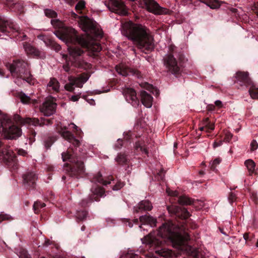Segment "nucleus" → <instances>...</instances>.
Segmentation results:
<instances>
[{
    "instance_id": "nucleus-50",
    "label": "nucleus",
    "mask_w": 258,
    "mask_h": 258,
    "mask_svg": "<svg viewBox=\"0 0 258 258\" xmlns=\"http://www.w3.org/2000/svg\"><path fill=\"white\" fill-rule=\"evenodd\" d=\"M237 197L235 194L233 192H230L228 197V200L230 204L232 205L233 203L236 201Z\"/></svg>"
},
{
    "instance_id": "nucleus-45",
    "label": "nucleus",
    "mask_w": 258,
    "mask_h": 258,
    "mask_svg": "<svg viewBox=\"0 0 258 258\" xmlns=\"http://www.w3.org/2000/svg\"><path fill=\"white\" fill-rule=\"evenodd\" d=\"M221 162V159L220 158H217L215 159L212 163H210V169L212 171H215L216 170V167Z\"/></svg>"
},
{
    "instance_id": "nucleus-47",
    "label": "nucleus",
    "mask_w": 258,
    "mask_h": 258,
    "mask_svg": "<svg viewBox=\"0 0 258 258\" xmlns=\"http://www.w3.org/2000/svg\"><path fill=\"white\" fill-rule=\"evenodd\" d=\"M229 13L231 15L232 17L235 18L237 20L240 18V14L237 9L233 8H231L229 10Z\"/></svg>"
},
{
    "instance_id": "nucleus-40",
    "label": "nucleus",
    "mask_w": 258,
    "mask_h": 258,
    "mask_svg": "<svg viewBox=\"0 0 258 258\" xmlns=\"http://www.w3.org/2000/svg\"><path fill=\"white\" fill-rule=\"evenodd\" d=\"M87 211H75V216L78 220H83L87 216Z\"/></svg>"
},
{
    "instance_id": "nucleus-19",
    "label": "nucleus",
    "mask_w": 258,
    "mask_h": 258,
    "mask_svg": "<svg viewBox=\"0 0 258 258\" xmlns=\"http://www.w3.org/2000/svg\"><path fill=\"white\" fill-rule=\"evenodd\" d=\"M123 94L126 101L132 104L133 106L136 107L139 105V100L137 97V93L134 89L130 88H125L123 91Z\"/></svg>"
},
{
    "instance_id": "nucleus-60",
    "label": "nucleus",
    "mask_w": 258,
    "mask_h": 258,
    "mask_svg": "<svg viewBox=\"0 0 258 258\" xmlns=\"http://www.w3.org/2000/svg\"><path fill=\"white\" fill-rule=\"evenodd\" d=\"M215 108V106L213 104H209L207 106V109L209 111H213Z\"/></svg>"
},
{
    "instance_id": "nucleus-1",
    "label": "nucleus",
    "mask_w": 258,
    "mask_h": 258,
    "mask_svg": "<svg viewBox=\"0 0 258 258\" xmlns=\"http://www.w3.org/2000/svg\"><path fill=\"white\" fill-rule=\"evenodd\" d=\"M68 127L61 126L57 124L56 130L61 136L72 143V146L70 147L66 152L61 154L63 161H69L71 164L66 163L65 170L70 177L74 178L82 177L85 174V169L82 159L84 157L83 154L80 152V142L76 139L74 135L67 131Z\"/></svg>"
},
{
    "instance_id": "nucleus-41",
    "label": "nucleus",
    "mask_w": 258,
    "mask_h": 258,
    "mask_svg": "<svg viewBox=\"0 0 258 258\" xmlns=\"http://www.w3.org/2000/svg\"><path fill=\"white\" fill-rule=\"evenodd\" d=\"M193 206L197 208L196 210H202L204 208V210H207L208 208L205 207V204L202 201L195 200L193 203Z\"/></svg>"
},
{
    "instance_id": "nucleus-37",
    "label": "nucleus",
    "mask_w": 258,
    "mask_h": 258,
    "mask_svg": "<svg viewBox=\"0 0 258 258\" xmlns=\"http://www.w3.org/2000/svg\"><path fill=\"white\" fill-rule=\"evenodd\" d=\"M245 165L246 166L249 172V175H251L254 172L255 164L253 161L251 159H248L244 162Z\"/></svg>"
},
{
    "instance_id": "nucleus-6",
    "label": "nucleus",
    "mask_w": 258,
    "mask_h": 258,
    "mask_svg": "<svg viewBox=\"0 0 258 258\" xmlns=\"http://www.w3.org/2000/svg\"><path fill=\"white\" fill-rule=\"evenodd\" d=\"M0 31L10 36L11 38H15L17 40H24L27 37L16 23L11 20H6L1 17Z\"/></svg>"
},
{
    "instance_id": "nucleus-56",
    "label": "nucleus",
    "mask_w": 258,
    "mask_h": 258,
    "mask_svg": "<svg viewBox=\"0 0 258 258\" xmlns=\"http://www.w3.org/2000/svg\"><path fill=\"white\" fill-rule=\"evenodd\" d=\"M167 192L168 195L173 197H178V192L176 191L170 190L169 189H167Z\"/></svg>"
},
{
    "instance_id": "nucleus-46",
    "label": "nucleus",
    "mask_w": 258,
    "mask_h": 258,
    "mask_svg": "<svg viewBox=\"0 0 258 258\" xmlns=\"http://www.w3.org/2000/svg\"><path fill=\"white\" fill-rule=\"evenodd\" d=\"M165 171L161 169L156 175L155 178L158 181H164L165 180Z\"/></svg>"
},
{
    "instance_id": "nucleus-42",
    "label": "nucleus",
    "mask_w": 258,
    "mask_h": 258,
    "mask_svg": "<svg viewBox=\"0 0 258 258\" xmlns=\"http://www.w3.org/2000/svg\"><path fill=\"white\" fill-rule=\"evenodd\" d=\"M249 93L253 99H258V88L252 86L249 89Z\"/></svg>"
},
{
    "instance_id": "nucleus-4",
    "label": "nucleus",
    "mask_w": 258,
    "mask_h": 258,
    "mask_svg": "<svg viewBox=\"0 0 258 258\" xmlns=\"http://www.w3.org/2000/svg\"><path fill=\"white\" fill-rule=\"evenodd\" d=\"M7 67L14 77L21 79L29 84H34V79L30 73L27 62L22 59H15L12 63H8Z\"/></svg>"
},
{
    "instance_id": "nucleus-54",
    "label": "nucleus",
    "mask_w": 258,
    "mask_h": 258,
    "mask_svg": "<svg viewBox=\"0 0 258 258\" xmlns=\"http://www.w3.org/2000/svg\"><path fill=\"white\" fill-rule=\"evenodd\" d=\"M232 134L230 133H227L225 134V137L224 138V141L226 142H229L232 138Z\"/></svg>"
},
{
    "instance_id": "nucleus-16",
    "label": "nucleus",
    "mask_w": 258,
    "mask_h": 258,
    "mask_svg": "<svg viewBox=\"0 0 258 258\" xmlns=\"http://www.w3.org/2000/svg\"><path fill=\"white\" fill-rule=\"evenodd\" d=\"M115 70L118 74L122 76L133 75L138 78H140L142 77L140 72L138 70L129 68L122 63L116 66Z\"/></svg>"
},
{
    "instance_id": "nucleus-9",
    "label": "nucleus",
    "mask_w": 258,
    "mask_h": 258,
    "mask_svg": "<svg viewBox=\"0 0 258 258\" xmlns=\"http://www.w3.org/2000/svg\"><path fill=\"white\" fill-rule=\"evenodd\" d=\"M1 124L2 131L7 139H16L21 136V129L14 124L9 115H4L2 116Z\"/></svg>"
},
{
    "instance_id": "nucleus-57",
    "label": "nucleus",
    "mask_w": 258,
    "mask_h": 258,
    "mask_svg": "<svg viewBox=\"0 0 258 258\" xmlns=\"http://www.w3.org/2000/svg\"><path fill=\"white\" fill-rule=\"evenodd\" d=\"M17 153L20 155H22L23 156H25L27 155V152L22 149H19L17 150Z\"/></svg>"
},
{
    "instance_id": "nucleus-14",
    "label": "nucleus",
    "mask_w": 258,
    "mask_h": 258,
    "mask_svg": "<svg viewBox=\"0 0 258 258\" xmlns=\"http://www.w3.org/2000/svg\"><path fill=\"white\" fill-rule=\"evenodd\" d=\"M78 37L83 39L85 43H83L82 42H72V45L73 46H77L80 48L82 50H83L82 48H84L87 49L89 51H90V55L92 56H95L96 53H97L101 50V45L97 43H93L91 44L89 43L86 39L84 38L80 37L78 35Z\"/></svg>"
},
{
    "instance_id": "nucleus-20",
    "label": "nucleus",
    "mask_w": 258,
    "mask_h": 258,
    "mask_svg": "<svg viewBox=\"0 0 258 258\" xmlns=\"http://www.w3.org/2000/svg\"><path fill=\"white\" fill-rule=\"evenodd\" d=\"M56 105L55 103L48 100L43 103L40 109L45 116H49L55 113Z\"/></svg>"
},
{
    "instance_id": "nucleus-25",
    "label": "nucleus",
    "mask_w": 258,
    "mask_h": 258,
    "mask_svg": "<svg viewBox=\"0 0 258 258\" xmlns=\"http://www.w3.org/2000/svg\"><path fill=\"white\" fill-rule=\"evenodd\" d=\"M141 99L143 104L146 107L150 108L152 105L153 97L145 91L141 92Z\"/></svg>"
},
{
    "instance_id": "nucleus-5",
    "label": "nucleus",
    "mask_w": 258,
    "mask_h": 258,
    "mask_svg": "<svg viewBox=\"0 0 258 258\" xmlns=\"http://www.w3.org/2000/svg\"><path fill=\"white\" fill-rule=\"evenodd\" d=\"M51 25L56 28H58L54 32V34L59 39L65 42L67 45H71L72 42H82L85 44V41L78 37L77 31L73 28L64 26L63 24L58 20L52 19Z\"/></svg>"
},
{
    "instance_id": "nucleus-61",
    "label": "nucleus",
    "mask_w": 258,
    "mask_h": 258,
    "mask_svg": "<svg viewBox=\"0 0 258 258\" xmlns=\"http://www.w3.org/2000/svg\"><path fill=\"white\" fill-rule=\"evenodd\" d=\"M243 238L245 241L251 240V238L250 237L249 233H245L243 234Z\"/></svg>"
},
{
    "instance_id": "nucleus-34",
    "label": "nucleus",
    "mask_w": 258,
    "mask_h": 258,
    "mask_svg": "<svg viewBox=\"0 0 258 258\" xmlns=\"http://www.w3.org/2000/svg\"><path fill=\"white\" fill-rule=\"evenodd\" d=\"M202 123L206 127V131L207 133H211L215 128L214 123L211 122L209 117L204 118Z\"/></svg>"
},
{
    "instance_id": "nucleus-2",
    "label": "nucleus",
    "mask_w": 258,
    "mask_h": 258,
    "mask_svg": "<svg viewBox=\"0 0 258 258\" xmlns=\"http://www.w3.org/2000/svg\"><path fill=\"white\" fill-rule=\"evenodd\" d=\"M122 29L123 35L145 53L154 50V38L146 26L128 21L122 24Z\"/></svg>"
},
{
    "instance_id": "nucleus-24",
    "label": "nucleus",
    "mask_w": 258,
    "mask_h": 258,
    "mask_svg": "<svg viewBox=\"0 0 258 258\" xmlns=\"http://www.w3.org/2000/svg\"><path fill=\"white\" fill-rule=\"evenodd\" d=\"M5 4L11 10L22 12L23 9V4L21 2H16L15 0H5Z\"/></svg>"
},
{
    "instance_id": "nucleus-18",
    "label": "nucleus",
    "mask_w": 258,
    "mask_h": 258,
    "mask_svg": "<svg viewBox=\"0 0 258 258\" xmlns=\"http://www.w3.org/2000/svg\"><path fill=\"white\" fill-rule=\"evenodd\" d=\"M24 187L26 189H33L35 188L36 181L38 179L37 175L33 172H28L23 175Z\"/></svg>"
},
{
    "instance_id": "nucleus-28",
    "label": "nucleus",
    "mask_w": 258,
    "mask_h": 258,
    "mask_svg": "<svg viewBox=\"0 0 258 258\" xmlns=\"http://www.w3.org/2000/svg\"><path fill=\"white\" fill-rule=\"evenodd\" d=\"M194 201L195 200L185 195H182L177 197V201L179 204L181 206H193Z\"/></svg>"
},
{
    "instance_id": "nucleus-21",
    "label": "nucleus",
    "mask_w": 258,
    "mask_h": 258,
    "mask_svg": "<svg viewBox=\"0 0 258 258\" xmlns=\"http://www.w3.org/2000/svg\"><path fill=\"white\" fill-rule=\"evenodd\" d=\"M38 38L42 40L47 46L55 51L58 52L61 49L60 45L56 43L53 38L44 35H39Z\"/></svg>"
},
{
    "instance_id": "nucleus-59",
    "label": "nucleus",
    "mask_w": 258,
    "mask_h": 258,
    "mask_svg": "<svg viewBox=\"0 0 258 258\" xmlns=\"http://www.w3.org/2000/svg\"><path fill=\"white\" fill-rule=\"evenodd\" d=\"M223 141H219V142H215L213 144V147L214 148L220 146L222 145Z\"/></svg>"
},
{
    "instance_id": "nucleus-58",
    "label": "nucleus",
    "mask_w": 258,
    "mask_h": 258,
    "mask_svg": "<svg viewBox=\"0 0 258 258\" xmlns=\"http://www.w3.org/2000/svg\"><path fill=\"white\" fill-rule=\"evenodd\" d=\"M80 98V94L73 95L71 97V100L74 102L77 101Z\"/></svg>"
},
{
    "instance_id": "nucleus-12",
    "label": "nucleus",
    "mask_w": 258,
    "mask_h": 258,
    "mask_svg": "<svg viewBox=\"0 0 258 258\" xmlns=\"http://www.w3.org/2000/svg\"><path fill=\"white\" fill-rule=\"evenodd\" d=\"M90 75L87 73H83L78 77L73 76L69 77L70 83H67L64 86V89L68 91L73 92L75 90L74 86L79 88L83 87V84L89 79Z\"/></svg>"
},
{
    "instance_id": "nucleus-15",
    "label": "nucleus",
    "mask_w": 258,
    "mask_h": 258,
    "mask_svg": "<svg viewBox=\"0 0 258 258\" xmlns=\"http://www.w3.org/2000/svg\"><path fill=\"white\" fill-rule=\"evenodd\" d=\"M107 7L111 12L119 15L126 16L127 15L126 7L121 0H110Z\"/></svg>"
},
{
    "instance_id": "nucleus-32",
    "label": "nucleus",
    "mask_w": 258,
    "mask_h": 258,
    "mask_svg": "<svg viewBox=\"0 0 258 258\" xmlns=\"http://www.w3.org/2000/svg\"><path fill=\"white\" fill-rule=\"evenodd\" d=\"M145 142L144 141H138L135 143L134 148L135 150L138 151L139 149L146 155H148L149 152L147 148L145 147Z\"/></svg>"
},
{
    "instance_id": "nucleus-3",
    "label": "nucleus",
    "mask_w": 258,
    "mask_h": 258,
    "mask_svg": "<svg viewBox=\"0 0 258 258\" xmlns=\"http://www.w3.org/2000/svg\"><path fill=\"white\" fill-rule=\"evenodd\" d=\"M70 57L63 55V58L66 59V64L63 65V69L67 73H69L70 67L87 70L91 68V64L84 60V50L77 46H70L69 47Z\"/></svg>"
},
{
    "instance_id": "nucleus-64",
    "label": "nucleus",
    "mask_w": 258,
    "mask_h": 258,
    "mask_svg": "<svg viewBox=\"0 0 258 258\" xmlns=\"http://www.w3.org/2000/svg\"><path fill=\"white\" fill-rule=\"evenodd\" d=\"M215 104L216 106H217V107H219V108H221L222 107V103L221 101L220 100H217L215 102Z\"/></svg>"
},
{
    "instance_id": "nucleus-43",
    "label": "nucleus",
    "mask_w": 258,
    "mask_h": 258,
    "mask_svg": "<svg viewBox=\"0 0 258 258\" xmlns=\"http://www.w3.org/2000/svg\"><path fill=\"white\" fill-rule=\"evenodd\" d=\"M45 15L49 18H56L57 16V14L56 12H55L54 11L49 9H46L44 11Z\"/></svg>"
},
{
    "instance_id": "nucleus-62",
    "label": "nucleus",
    "mask_w": 258,
    "mask_h": 258,
    "mask_svg": "<svg viewBox=\"0 0 258 258\" xmlns=\"http://www.w3.org/2000/svg\"><path fill=\"white\" fill-rule=\"evenodd\" d=\"M20 257V258H31L27 252L21 253Z\"/></svg>"
},
{
    "instance_id": "nucleus-44",
    "label": "nucleus",
    "mask_w": 258,
    "mask_h": 258,
    "mask_svg": "<svg viewBox=\"0 0 258 258\" xmlns=\"http://www.w3.org/2000/svg\"><path fill=\"white\" fill-rule=\"evenodd\" d=\"M85 6L86 3L85 1H80L76 5L75 10L78 13L81 14L82 11L85 8Z\"/></svg>"
},
{
    "instance_id": "nucleus-52",
    "label": "nucleus",
    "mask_w": 258,
    "mask_h": 258,
    "mask_svg": "<svg viewBox=\"0 0 258 258\" xmlns=\"http://www.w3.org/2000/svg\"><path fill=\"white\" fill-rule=\"evenodd\" d=\"M123 182L121 181L117 182L115 185H113L112 187V189L114 190H117L123 186Z\"/></svg>"
},
{
    "instance_id": "nucleus-36",
    "label": "nucleus",
    "mask_w": 258,
    "mask_h": 258,
    "mask_svg": "<svg viewBox=\"0 0 258 258\" xmlns=\"http://www.w3.org/2000/svg\"><path fill=\"white\" fill-rule=\"evenodd\" d=\"M48 86L51 87L52 90L55 92H58L59 91V83L56 78H51L48 84Z\"/></svg>"
},
{
    "instance_id": "nucleus-31",
    "label": "nucleus",
    "mask_w": 258,
    "mask_h": 258,
    "mask_svg": "<svg viewBox=\"0 0 258 258\" xmlns=\"http://www.w3.org/2000/svg\"><path fill=\"white\" fill-rule=\"evenodd\" d=\"M140 220L142 222L149 224L151 226H156V219L150 216H142L140 217Z\"/></svg>"
},
{
    "instance_id": "nucleus-53",
    "label": "nucleus",
    "mask_w": 258,
    "mask_h": 258,
    "mask_svg": "<svg viewBox=\"0 0 258 258\" xmlns=\"http://www.w3.org/2000/svg\"><path fill=\"white\" fill-rule=\"evenodd\" d=\"M250 147H251V151H254L258 148V144L256 140H253L250 144Z\"/></svg>"
},
{
    "instance_id": "nucleus-7",
    "label": "nucleus",
    "mask_w": 258,
    "mask_h": 258,
    "mask_svg": "<svg viewBox=\"0 0 258 258\" xmlns=\"http://www.w3.org/2000/svg\"><path fill=\"white\" fill-rule=\"evenodd\" d=\"M174 46H170L169 47L170 53L166 54L163 58L164 64L165 66L167 71L176 77L181 74L182 72L181 62H177L175 56L178 57L180 61H182L183 57L182 54H179L177 56L174 51Z\"/></svg>"
},
{
    "instance_id": "nucleus-8",
    "label": "nucleus",
    "mask_w": 258,
    "mask_h": 258,
    "mask_svg": "<svg viewBox=\"0 0 258 258\" xmlns=\"http://www.w3.org/2000/svg\"><path fill=\"white\" fill-rule=\"evenodd\" d=\"M71 17L77 20L80 27L84 32H89L98 37L102 36V32L97 28L96 22L89 19L87 16H79L72 12L71 13Z\"/></svg>"
},
{
    "instance_id": "nucleus-38",
    "label": "nucleus",
    "mask_w": 258,
    "mask_h": 258,
    "mask_svg": "<svg viewBox=\"0 0 258 258\" xmlns=\"http://www.w3.org/2000/svg\"><path fill=\"white\" fill-rule=\"evenodd\" d=\"M17 96L20 98L21 101L23 104H29L31 102L30 97L26 95L24 92H20L18 93Z\"/></svg>"
},
{
    "instance_id": "nucleus-27",
    "label": "nucleus",
    "mask_w": 258,
    "mask_h": 258,
    "mask_svg": "<svg viewBox=\"0 0 258 258\" xmlns=\"http://www.w3.org/2000/svg\"><path fill=\"white\" fill-rule=\"evenodd\" d=\"M143 243L151 245V246H155L157 247L162 244L163 240L153 237L151 235H149L144 237Z\"/></svg>"
},
{
    "instance_id": "nucleus-51",
    "label": "nucleus",
    "mask_w": 258,
    "mask_h": 258,
    "mask_svg": "<svg viewBox=\"0 0 258 258\" xmlns=\"http://www.w3.org/2000/svg\"><path fill=\"white\" fill-rule=\"evenodd\" d=\"M250 199L255 205H257L258 204V198L256 192H252L251 193Z\"/></svg>"
},
{
    "instance_id": "nucleus-11",
    "label": "nucleus",
    "mask_w": 258,
    "mask_h": 258,
    "mask_svg": "<svg viewBox=\"0 0 258 258\" xmlns=\"http://www.w3.org/2000/svg\"><path fill=\"white\" fill-rule=\"evenodd\" d=\"M2 150L0 152V156H2L6 164L11 166L14 169H17L18 163L16 159V154L10 149V147H3V143L0 139V148Z\"/></svg>"
},
{
    "instance_id": "nucleus-55",
    "label": "nucleus",
    "mask_w": 258,
    "mask_h": 258,
    "mask_svg": "<svg viewBox=\"0 0 258 258\" xmlns=\"http://www.w3.org/2000/svg\"><path fill=\"white\" fill-rule=\"evenodd\" d=\"M122 142L123 141L122 140L118 139L117 141V143L114 145L115 149L118 150L120 149L122 146Z\"/></svg>"
},
{
    "instance_id": "nucleus-10",
    "label": "nucleus",
    "mask_w": 258,
    "mask_h": 258,
    "mask_svg": "<svg viewBox=\"0 0 258 258\" xmlns=\"http://www.w3.org/2000/svg\"><path fill=\"white\" fill-rule=\"evenodd\" d=\"M141 5L148 12L155 15H165L170 14V11L162 7L155 0H140Z\"/></svg>"
},
{
    "instance_id": "nucleus-39",
    "label": "nucleus",
    "mask_w": 258,
    "mask_h": 258,
    "mask_svg": "<svg viewBox=\"0 0 258 258\" xmlns=\"http://www.w3.org/2000/svg\"><path fill=\"white\" fill-rule=\"evenodd\" d=\"M56 140V139L54 137H46L44 140V145L45 147L48 149Z\"/></svg>"
},
{
    "instance_id": "nucleus-22",
    "label": "nucleus",
    "mask_w": 258,
    "mask_h": 258,
    "mask_svg": "<svg viewBox=\"0 0 258 258\" xmlns=\"http://www.w3.org/2000/svg\"><path fill=\"white\" fill-rule=\"evenodd\" d=\"M53 119H46L44 117H41L40 119L37 118H29L28 122L29 123L34 126H43L44 125H49L52 124Z\"/></svg>"
},
{
    "instance_id": "nucleus-26",
    "label": "nucleus",
    "mask_w": 258,
    "mask_h": 258,
    "mask_svg": "<svg viewBox=\"0 0 258 258\" xmlns=\"http://www.w3.org/2000/svg\"><path fill=\"white\" fill-rule=\"evenodd\" d=\"M22 44L23 48L28 55L33 56H38L40 55V51L30 43L25 42Z\"/></svg>"
},
{
    "instance_id": "nucleus-29",
    "label": "nucleus",
    "mask_w": 258,
    "mask_h": 258,
    "mask_svg": "<svg viewBox=\"0 0 258 258\" xmlns=\"http://www.w3.org/2000/svg\"><path fill=\"white\" fill-rule=\"evenodd\" d=\"M155 252L159 255L165 258L172 257L174 254L172 250L166 248H162L161 249L157 248L155 249Z\"/></svg>"
},
{
    "instance_id": "nucleus-48",
    "label": "nucleus",
    "mask_w": 258,
    "mask_h": 258,
    "mask_svg": "<svg viewBox=\"0 0 258 258\" xmlns=\"http://www.w3.org/2000/svg\"><path fill=\"white\" fill-rule=\"evenodd\" d=\"M46 206V204L40 201H37L34 202L33 205V210H39Z\"/></svg>"
},
{
    "instance_id": "nucleus-35",
    "label": "nucleus",
    "mask_w": 258,
    "mask_h": 258,
    "mask_svg": "<svg viewBox=\"0 0 258 258\" xmlns=\"http://www.w3.org/2000/svg\"><path fill=\"white\" fill-rule=\"evenodd\" d=\"M115 160L119 165L127 164L129 162V160L127 158L126 155L121 153L118 154Z\"/></svg>"
},
{
    "instance_id": "nucleus-33",
    "label": "nucleus",
    "mask_w": 258,
    "mask_h": 258,
    "mask_svg": "<svg viewBox=\"0 0 258 258\" xmlns=\"http://www.w3.org/2000/svg\"><path fill=\"white\" fill-rule=\"evenodd\" d=\"M153 208L151 203L148 200H143L138 204L137 210H152Z\"/></svg>"
},
{
    "instance_id": "nucleus-49",
    "label": "nucleus",
    "mask_w": 258,
    "mask_h": 258,
    "mask_svg": "<svg viewBox=\"0 0 258 258\" xmlns=\"http://www.w3.org/2000/svg\"><path fill=\"white\" fill-rule=\"evenodd\" d=\"M13 218L9 215L2 212L0 214V223L5 220H11Z\"/></svg>"
},
{
    "instance_id": "nucleus-13",
    "label": "nucleus",
    "mask_w": 258,
    "mask_h": 258,
    "mask_svg": "<svg viewBox=\"0 0 258 258\" xmlns=\"http://www.w3.org/2000/svg\"><path fill=\"white\" fill-rule=\"evenodd\" d=\"M91 191L92 194L90 197L82 201L81 205L83 208L88 207L94 201H99L100 198L103 197L105 194L104 188L97 185L92 187Z\"/></svg>"
},
{
    "instance_id": "nucleus-23",
    "label": "nucleus",
    "mask_w": 258,
    "mask_h": 258,
    "mask_svg": "<svg viewBox=\"0 0 258 258\" xmlns=\"http://www.w3.org/2000/svg\"><path fill=\"white\" fill-rule=\"evenodd\" d=\"M112 180V176H108L107 179H105L100 172H98L96 174H94L92 178H90V181L92 182L97 183H100L104 185L110 184L111 181Z\"/></svg>"
},
{
    "instance_id": "nucleus-30",
    "label": "nucleus",
    "mask_w": 258,
    "mask_h": 258,
    "mask_svg": "<svg viewBox=\"0 0 258 258\" xmlns=\"http://www.w3.org/2000/svg\"><path fill=\"white\" fill-rule=\"evenodd\" d=\"M170 213L174 214L176 217L182 220H186L190 216L188 211H170Z\"/></svg>"
},
{
    "instance_id": "nucleus-17",
    "label": "nucleus",
    "mask_w": 258,
    "mask_h": 258,
    "mask_svg": "<svg viewBox=\"0 0 258 258\" xmlns=\"http://www.w3.org/2000/svg\"><path fill=\"white\" fill-rule=\"evenodd\" d=\"M234 83L240 87L251 86L252 81L247 72L238 71L235 76Z\"/></svg>"
},
{
    "instance_id": "nucleus-63",
    "label": "nucleus",
    "mask_w": 258,
    "mask_h": 258,
    "mask_svg": "<svg viewBox=\"0 0 258 258\" xmlns=\"http://www.w3.org/2000/svg\"><path fill=\"white\" fill-rule=\"evenodd\" d=\"M69 126H71V128H73V130H74V131L77 133L78 134V130H77V128H78V126L75 125V124L74 123H71Z\"/></svg>"
}]
</instances>
